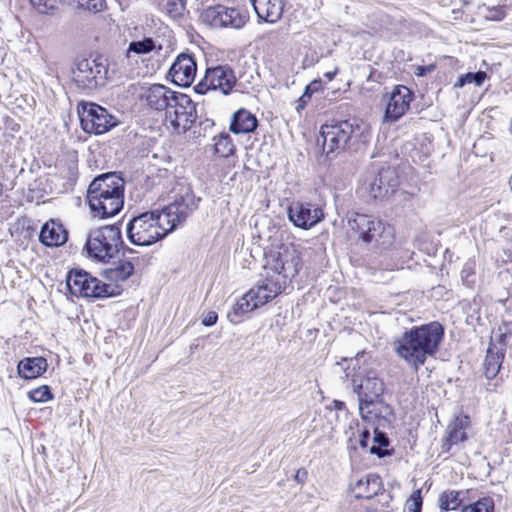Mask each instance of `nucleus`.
<instances>
[{
	"instance_id": "1",
	"label": "nucleus",
	"mask_w": 512,
	"mask_h": 512,
	"mask_svg": "<svg viewBox=\"0 0 512 512\" xmlns=\"http://www.w3.org/2000/svg\"><path fill=\"white\" fill-rule=\"evenodd\" d=\"M267 277L244 294L228 312L227 318L238 324L241 317L275 298L302 267L299 251L293 245H282L266 253Z\"/></svg>"
},
{
	"instance_id": "2",
	"label": "nucleus",
	"mask_w": 512,
	"mask_h": 512,
	"mask_svg": "<svg viewBox=\"0 0 512 512\" xmlns=\"http://www.w3.org/2000/svg\"><path fill=\"white\" fill-rule=\"evenodd\" d=\"M198 201L199 199H196L192 191L185 188L161 211L144 212L134 217L127 225L130 242L138 246H150L156 243L184 222L198 207Z\"/></svg>"
},
{
	"instance_id": "3",
	"label": "nucleus",
	"mask_w": 512,
	"mask_h": 512,
	"mask_svg": "<svg viewBox=\"0 0 512 512\" xmlns=\"http://www.w3.org/2000/svg\"><path fill=\"white\" fill-rule=\"evenodd\" d=\"M443 336L444 329L438 322L412 328L397 342L396 352L417 371L427 357L438 351Z\"/></svg>"
},
{
	"instance_id": "4",
	"label": "nucleus",
	"mask_w": 512,
	"mask_h": 512,
	"mask_svg": "<svg viewBox=\"0 0 512 512\" xmlns=\"http://www.w3.org/2000/svg\"><path fill=\"white\" fill-rule=\"evenodd\" d=\"M87 201L94 216H115L124 206V180L115 172L95 177L88 186Z\"/></svg>"
},
{
	"instance_id": "5",
	"label": "nucleus",
	"mask_w": 512,
	"mask_h": 512,
	"mask_svg": "<svg viewBox=\"0 0 512 512\" xmlns=\"http://www.w3.org/2000/svg\"><path fill=\"white\" fill-rule=\"evenodd\" d=\"M348 228L360 241L376 247H389L394 239L393 228L381 219L353 212L348 217Z\"/></svg>"
},
{
	"instance_id": "6",
	"label": "nucleus",
	"mask_w": 512,
	"mask_h": 512,
	"mask_svg": "<svg viewBox=\"0 0 512 512\" xmlns=\"http://www.w3.org/2000/svg\"><path fill=\"white\" fill-rule=\"evenodd\" d=\"M360 354L355 359H350L348 369L352 366L354 371L351 375L353 390L358 396L359 409L362 412L364 407L380 402L383 392L384 383L379 379L375 372L367 371L359 365Z\"/></svg>"
},
{
	"instance_id": "7",
	"label": "nucleus",
	"mask_w": 512,
	"mask_h": 512,
	"mask_svg": "<svg viewBox=\"0 0 512 512\" xmlns=\"http://www.w3.org/2000/svg\"><path fill=\"white\" fill-rule=\"evenodd\" d=\"M122 243L120 228L108 225L92 230L85 247L89 257L99 262H107L116 255Z\"/></svg>"
},
{
	"instance_id": "8",
	"label": "nucleus",
	"mask_w": 512,
	"mask_h": 512,
	"mask_svg": "<svg viewBox=\"0 0 512 512\" xmlns=\"http://www.w3.org/2000/svg\"><path fill=\"white\" fill-rule=\"evenodd\" d=\"M196 119V107L191 98L176 92L165 109V124L176 133H185Z\"/></svg>"
},
{
	"instance_id": "9",
	"label": "nucleus",
	"mask_w": 512,
	"mask_h": 512,
	"mask_svg": "<svg viewBox=\"0 0 512 512\" xmlns=\"http://www.w3.org/2000/svg\"><path fill=\"white\" fill-rule=\"evenodd\" d=\"M360 130L355 120H345L332 124H324L320 130L323 151L331 153L343 150L348 141Z\"/></svg>"
},
{
	"instance_id": "10",
	"label": "nucleus",
	"mask_w": 512,
	"mask_h": 512,
	"mask_svg": "<svg viewBox=\"0 0 512 512\" xmlns=\"http://www.w3.org/2000/svg\"><path fill=\"white\" fill-rule=\"evenodd\" d=\"M78 115L82 129L87 133L103 134L118 123L117 119L105 108L95 103H80Z\"/></svg>"
},
{
	"instance_id": "11",
	"label": "nucleus",
	"mask_w": 512,
	"mask_h": 512,
	"mask_svg": "<svg viewBox=\"0 0 512 512\" xmlns=\"http://www.w3.org/2000/svg\"><path fill=\"white\" fill-rule=\"evenodd\" d=\"M66 283L70 293L77 297L103 298L112 295L111 285L101 282L86 271H70Z\"/></svg>"
},
{
	"instance_id": "12",
	"label": "nucleus",
	"mask_w": 512,
	"mask_h": 512,
	"mask_svg": "<svg viewBox=\"0 0 512 512\" xmlns=\"http://www.w3.org/2000/svg\"><path fill=\"white\" fill-rule=\"evenodd\" d=\"M237 83L233 69L229 65L207 68L203 79L195 86V92L205 94L210 90L229 95Z\"/></svg>"
},
{
	"instance_id": "13",
	"label": "nucleus",
	"mask_w": 512,
	"mask_h": 512,
	"mask_svg": "<svg viewBox=\"0 0 512 512\" xmlns=\"http://www.w3.org/2000/svg\"><path fill=\"white\" fill-rule=\"evenodd\" d=\"M106 68L97 59L84 58L76 62L73 80L82 90H94L105 80Z\"/></svg>"
},
{
	"instance_id": "14",
	"label": "nucleus",
	"mask_w": 512,
	"mask_h": 512,
	"mask_svg": "<svg viewBox=\"0 0 512 512\" xmlns=\"http://www.w3.org/2000/svg\"><path fill=\"white\" fill-rule=\"evenodd\" d=\"M398 187V179L390 168L382 169L377 175L365 180L361 191L370 199H383L392 195Z\"/></svg>"
},
{
	"instance_id": "15",
	"label": "nucleus",
	"mask_w": 512,
	"mask_h": 512,
	"mask_svg": "<svg viewBox=\"0 0 512 512\" xmlns=\"http://www.w3.org/2000/svg\"><path fill=\"white\" fill-rule=\"evenodd\" d=\"M288 218L294 226L308 230L324 218L321 208L308 202H296L288 208Z\"/></svg>"
},
{
	"instance_id": "16",
	"label": "nucleus",
	"mask_w": 512,
	"mask_h": 512,
	"mask_svg": "<svg viewBox=\"0 0 512 512\" xmlns=\"http://www.w3.org/2000/svg\"><path fill=\"white\" fill-rule=\"evenodd\" d=\"M413 100L412 91L403 85L396 86L390 94L384 119L388 122H395L400 119L410 107Z\"/></svg>"
},
{
	"instance_id": "17",
	"label": "nucleus",
	"mask_w": 512,
	"mask_h": 512,
	"mask_svg": "<svg viewBox=\"0 0 512 512\" xmlns=\"http://www.w3.org/2000/svg\"><path fill=\"white\" fill-rule=\"evenodd\" d=\"M197 65L192 56L180 54L172 64L169 73L175 84L188 87L195 79Z\"/></svg>"
},
{
	"instance_id": "18",
	"label": "nucleus",
	"mask_w": 512,
	"mask_h": 512,
	"mask_svg": "<svg viewBox=\"0 0 512 512\" xmlns=\"http://www.w3.org/2000/svg\"><path fill=\"white\" fill-rule=\"evenodd\" d=\"M176 91L161 85L154 84L144 90L142 99H144L149 107L158 111H165L170 100Z\"/></svg>"
},
{
	"instance_id": "19",
	"label": "nucleus",
	"mask_w": 512,
	"mask_h": 512,
	"mask_svg": "<svg viewBox=\"0 0 512 512\" xmlns=\"http://www.w3.org/2000/svg\"><path fill=\"white\" fill-rule=\"evenodd\" d=\"M257 16L268 22L276 23L283 14L284 0H251Z\"/></svg>"
},
{
	"instance_id": "20",
	"label": "nucleus",
	"mask_w": 512,
	"mask_h": 512,
	"mask_svg": "<svg viewBox=\"0 0 512 512\" xmlns=\"http://www.w3.org/2000/svg\"><path fill=\"white\" fill-rule=\"evenodd\" d=\"M67 238V231L62 224L55 220L45 223L39 235L40 242L48 247L61 246L67 241Z\"/></svg>"
},
{
	"instance_id": "21",
	"label": "nucleus",
	"mask_w": 512,
	"mask_h": 512,
	"mask_svg": "<svg viewBox=\"0 0 512 512\" xmlns=\"http://www.w3.org/2000/svg\"><path fill=\"white\" fill-rule=\"evenodd\" d=\"M48 367L47 360L43 357H27L22 359L17 366L18 374L24 379H35L42 375Z\"/></svg>"
},
{
	"instance_id": "22",
	"label": "nucleus",
	"mask_w": 512,
	"mask_h": 512,
	"mask_svg": "<svg viewBox=\"0 0 512 512\" xmlns=\"http://www.w3.org/2000/svg\"><path fill=\"white\" fill-rule=\"evenodd\" d=\"M381 490V479L375 474H369L359 479L353 486L352 491L357 499H370Z\"/></svg>"
},
{
	"instance_id": "23",
	"label": "nucleus",
	"mask_w": 512,
	"mask_h": 512,
	"mask_svg": "<svg viewBox=\"0 0 512 512\" xmlns=\"http://www.w3.org/2000/svg\"><path fill=\"white\" fill-rule=\"evenodd\" d=\"M256 127V117L248 110L240 109L232 117L230 130L235 134H245L254 131Z\"/></svg>"
},
{
	"instance_id": "24",
	"label": "nucleus",
	"mask_w": 512,
	"mask_h": 512,
	"mask_svg": "<svg viewBox=\"0 0 512 512\" xmlns=\"http://www.w3.org/2000/svg\"><path fill=\"white\" fill-rule=\"evenodd\" d=\"M469 500V490H448L440 495L439 507L446 511L456 510L467 505Z\"/></svg>"
},
{
	"instance_id": "25",
	"label": "nucleus",
	"mask_w": 512,
	"mask_h": 512,
	"mask_svg": "<svg viewBox=\"0 0 512 512\" xmlns=\"http://www.w3.org/2000/svg\"><path fill=\"white\" fill-rule=\"evenodd\" d=\"M219 9L223 13V28L240 29L248 21V14L239 8L223 6Z\"/></svg>"
},
{
	"instance_id": "26",
	"label": "nucleus",
	"mask_w": 512,
	"mask_h": 512,
	"mask_svg": "<svg viewBox=\"0 0 512 512\" xmlns=\"http://www.w3.org/2000/svg\"><path fill=\"white\" fill-rule=\"evenodd\" d=\"M469 425L467 416L456 417L447 428V441L450 445L458 444L467 439L466 428Z\"/></svg>"
},
{
	"instance_id": "27",
	"label": "nucleus",
	"mask_w": 512,
	"mask_h": 512,
	"mask_svg": "<svg viewBox=\"0 0 512 512\" xmlns=\"http://www.w3.org/2000/svg\"><path fill=\"white\" fill-rule=\"evenodd\" d=\"M504 353L498 350L494 345H490L484 360V373L487 379H493L497 376Z\"/></svg>"
},
{
	"instance_id": "28",
	"label": "nucleus",
	"mask_w": 512,
	"mask_h": 512,
	"mask_svg": "<svg viewBox=\"0 0 512 512\" xmlns=\"http://www.w3.org/2000/svg\"><path fill=\"white\" fill-rule=\"evenodd\" d=\"M219 8L223 5H206L201 12V20L215 28H223V13Z\"/></svg>"
},
{
	"instance_id": "29",
	"label": "nucleus",
	"mask_w": 512,
	"mask_h": 512,
	"mask_svg": "<svg viewBox=\"0 0 512 512\" xmlns=\"http://www.w3.org/2000/svg\"><path fill=\"white\" fill-rule=\"evenodd\" d=\"M214 152L220 157H229L234 154L235 145L229 134H220L213 138Z\"/></svg>"
},
{
	"instance_id": "30",
	"label": "nucleus",
	"mask_w": 512,
	"mask_h": 512,
	"mask_svg": "<svg viewBox=\"0 0 512 512\" xmlns=\"http://www.w3.org/2000/svg\"><path fill=\"white\" fill-rule=\"evenodd\" d=\"M163 11L172 19H181L187 12V0H164Z\"/></svg>"
},
{
	"instance_id": "31",
	"label": "nucleus",
	"mask_w": 512,
	"mask_h": 512,
	"mask_svg": "<svg viewBox=\"0 0 512 512\" xmlns=\"http://www.w3.org/2000/svg\"><path fill=\"white\" fill-rule=\"evenodd\" d=\"M156 48H158V50H161L162 46L160 44H157L156 41H154L150 37L138 41H132L128 46L127 56H129L130 53H135L138 55L147 54Z\"/></svg>"
},
{
	"instance_id": "32",
	"label": "nucleus",
	"mask_w": 512,
	"mask_h": 512,
	"mask_svg": "<svg viewBox=\"0 0 512 512\" xmlns=\"http://www.w3.org/2000/svg\"><path fill=\"white\" fill-rule=\"evenodd\" d=\"M487 78V74L484 71L468 72L458 77V80L454 84V88H462L467 84H474L475 86H481Z\"/></svg>"
},
{
	"instance_id": "33",
	"label": "nucleus",
	"mask_w": 512,
	"mask_h": 512,
	"mask_svg": "<svg viewBox=\"0 0 512 512\" xmlns=\"http://www.w3.org/2000/svg\"><path fill=\"white\" fill-rule=\"evenodd\" d=\"M461 512H494V502L490 497H484L474 503H467Z\"/></svg>"
},
{
	"instance_id": "34",
	"label": "nucleus",
	"mask_w": 512,
	"mask_h": 512,
	"mask_svg": "<svg viewBox=\"0 0 512 512\" xmlns=\"http://www.w3.org/2000/svg\"><path fill=\"white\" fill-rule=\"evenodd\" d=\"M134 271L132 263L126 261L120 263L114 270L111 271L113 274L111 277L116 281H124L128 279Z\"/></svg>"
},
{
	"instance_id": "35",
	"label": "nucleus",
	"mask_w": 512,
	"mask_h": 512,
	"mask_svg": "<svg viewBox=\"0 0 512 512\" xmlns=\"http://www.w3.org/2000/svg\"><path fill=\"white\" fill-rule=\"evenodd\" d=\"M78 8L92 12H100L105 8V0H71Z\"/></svg>"
},
{
	"instance_id": "36",
	"label": "nucleus",
	"mask_w": 512,
	"mask_h": 512,
	"mask_svg": "<svg viewBox=\"0 0 512 512\" xmlns=\"http://www.w3.org/2000/svg\"><path fill=\"white\" fill-rule=\"evenodd\" d=\"M52 393L47 385L40 386L29 392V398L36 403L47 402L52 399Z\"/></svg>"
},
{
	"instance_id": "37",
	"label": "nucleus",
	"mask_w": 512,
	"mask_h": 512,
	"mask_svg": "<svg viewBox=\"0 0 512 512\" xmlns=\"http://www.w3.org/2000/svg\"><path fill=\"white\" fill-rule=\"evenodd\" d=\"M373 441L374 445L370 448V452L378 455L379 457H383L386 453L382 451V447H386L388 445V438L386 434L375 430Z\"/></svg>"
},
{
	"instance_id": "38",
	"label": "nucleus",
	"mask_w": 512,
	"mask_h": 512,
	"mask_svg": "<svg viewBox=\"0 0 512 512\" xmlns=\"http://www.w3.org/2000/svg\"><path fill=\"white\" fill-rule=\"evenodd\" d=\"M422 503L421 490H415L407 500V512H421Z\"/></svg>"
},
{
	"instance_id": "39",
	"label": "nucleus",
	"mask_w": 512,
	"mask_h": 512,
	"mask_svg": "<svg viewBox=\"0 0 512 512\" xmlns=\"http://www.w3.org/2000/svg\"><path fill=\"white\" fill-rule=\"evenodd\" d=\"M217 319H218L217 313L215 311H209L202 318V324L207 327L213 326L214 324H216Z\"/></svg>"
},
{
	"instance_id": "40",
	"label": "nucleus",
	"mask_w": 512,
	"mask_h": 512,
	"mask_svg": "<svg viewBox=\"0 0 512 512\" xmlns=\"http://www.w3.org/2000/svg\"><path fill=\"white\" fill-rule=\"evenodd\" d=\"M357 433H358V442L360 444V446L362 448H366L367 447V444H368V440L370 438V433L369 431L366 429V428H363V429H358L357 430Z\"/></svg>"
},
{
	"instance_id": "41",
	"label": "nucleus",
	"mask_w": 512,
	"mask_h": 512,
	"mask_svg": "<svg viewBox=\"0 0 512 512\" xmlns=\"http://www.w3.org/2000/svg\"><path fill=\"white\" fill-rule=\"evenodd\" d=\"M30 3L40 9L41 7H44V8H52L55 4V0H29Z\"/></svg>"
},
{
	"instance_id": "42",
	"label": "nucleus",
	"mask_w": 512,
	"mask_h": 512,
	"mask_svg": "<svg viewBox=\"0 0 512 512\" xmlns=\"http://www.w3.org/2000/svg\"><path fill=\"white\" fill-rule=\"evenodd\" d=\"M490 12L491 15L489 16V18L492 20L500 21L505 17V12L502 9H493Z\"/></svg>"
},
{
	"instance_id": "43",
	"label": "nucleus",
	"mask_w": 512,
	"mask_h": 512,
	"mask_svg": "<svg viewBox=\"0 0 512 512\" xmlns=\"http://www.w3.org/2000/svg\"><path fill=\"white\" fill-rule=\"evenodd\" d=\"M310 98H307V96H305V92H303V94L301 95V97L298 99V104H297V107H296V110L298 112H300L307 104V101L309 100Z\"/></svg>"
},
{
	"instance_id": "44",
	"label": "nucleus",
	"mask_w": 512,
	"mask_h": 512,
	"mask_svg": "<svg viewBox=\"0 0 512 512\" xmlns=\"http://www.w3.org/2000/svg\"><path fill=\"white\" fill-rule=\"evenodd\" d=\"M316 85H321L320 81H313L312 83H310L309 85L306 86L304 92H305V96H307V98H311V95L314 93L312 86H316Z\"/></svg>"
},
{
	"instance_id": "45",
	"label": "nucleus",
	"mask_w": 512,
	"mask_h": 512,
	"mask_svg": "<svg viewBox=\"0 0 512 512\" xmlns=\"http://www.w3.org/2000/svg\"><path fill=\"white\" fill-rule=\"evenodd\" d=\"M336 74H337V70L332 71V72H327V73H325V77H326L329 81H331V80H333V79H334V77L336 76Z\"/></svg>"
},
{
	"instance_id": "46",
	"label": "nucleus",
	"mask_w": 512,
	"mask_h": 512,
	"mask_svg": "<svg viewBox=\"0 0 512 512\" xmlns=\"http://www.w3.org/2000/svg\"><path fill=\"white\" fill-rule=\"evenodd\" d=\"M417 70H418V72H417L418 76H423L424 75V72H425V68L424 67H418Z\"/></svg>"
},
{
	"instance_id": "47",
	"label": "nucleus",
	"mask_w": 512,
	"mask_h": 512,
	"mask_svg": "<svg viewBox=\"0 0 512 512\" xmlns=\"http://www.w3.org/2000/svg\"><path fill=\"white\" fill-rule=\"evenodd\" d=\"M343 405H344V403H343V402H336V407H337L338 409H341Z\"/></svg>"
},
{
	"instance_id": "48",
	"label": "nucleus",
	"mask_w": 512,
	"mask_h": 512,
	"mask_svg": "<svg viewBox=\"0 0 512 512\" xmlns=\"http://www.w3.org/2000/svg\"><path fill=\"white\" fill-rule=\"evenodd\" d=\"M319 87H320V85L312 86V89H313V90H314V92H315V91H317V90H318V88H319Z\"/></svg>"
},
{
	"instance_id": "49",
	"label": "nucleus",
	"mask_w": 512,
	"mask_h": 512,
	"mask_svg": "<svg viewBox=\"0 0 512 512\" xmlns=\"http://www.w3.org/2000/svg\"><path fill=\"white\" fill-rule=\"evenodd\" d=\"M355 436V433H352V436L349 437V442L352 443L353 439L352 437Z\"/></svg>"
},
{
	"instance_id": "50",
	"label": "nucleus",
	"mask_w": 512,
	"mask_h": 512,
	"mask_svg": "<svg viewBox=\"0 0 512 512\" xmlns=\"http://www.w3.org/2000/svg\"><path fill=\"white\" fill-rule=\"evenodd\" d=\"M201 1L204 3L205 0H201Z\"/></svg>"
}]
</instances>
